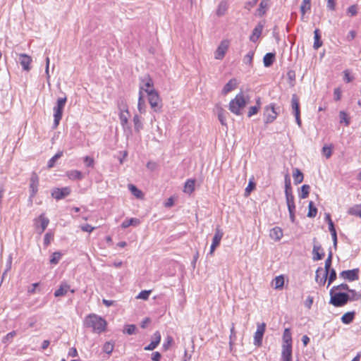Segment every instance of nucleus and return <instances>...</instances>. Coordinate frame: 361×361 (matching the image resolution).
Here are the masks:
<instances>
[{"label": "nucleus", "mask_w": 361, "mask_h": 361, "mask_svg": "<svg viewBox=\"0 0 361 361\" xmlns=\"http://www.w3.org/2000/svg\"><path fill=\"white\" fill-rule=\"evenodd\" d=\"M269 0H262L259 5V8L256 11L255 15L259 17L263 16L269 8Z\"/></svg>", "instance_id": "obj_19"}, {"label": "nucleus", "mask_w": 361, "mask_h": 361, "mask_svg": "<svg viewBox=\"0 0 361 361\" xmlns=\"http://www.w3.org/2000/svg\"><path fill=\"white\" fill-rule=\"evenodd\" d=\"M329 276L328 278V285L329 287L336 279V272L334 269H329Z\"/></svg>", "instance_id": "obj_54"}, {"label": "nucleus", "mask_w": 361, "mask_h": 361, "mask_svg": "<svg viewBox=\"0 0 361 361\" xmlns=\"http://www.w3.org/2000/svg\"><path fill=\"white\" fill-rule=\"evenodd\" d=\"M264 25L261 23H258L256 27L253 29L252 33L250 37L251 42H255L262 35Z\"/></svg>", "instance_id": "obj_21"}, {"label": "nucleus", "mask_w": 361, "mask_h": 361, "mask_svg": "<svg viewBox=\"0 0 361 361\" xmlns=\"http://www.w3.org/2000/svg\"><path fill=\"white\" fill-rule=\"evenodd\" d=\"M70 286L66 282H62L59 288L54 292L55 297L63 296L70 290Z\"/></svg>", "instance_id": "obj_23"}, {"label": "nucleus", "mask_w": 361, "mask_h": 361, "mask_svg": "<svg viewBox=\"0 0 361 361\" xmlns=\"http://www.w3.org/2000/svg\"><path fill=\"white\" fill-rule=\"evenodd\" d=\"M255 52L254 51L251 50L244 57L243 62L245 64H248L249 66H251L252 64V60L254 57Z\"/></svg>", "instance_id": "obj_48"}, {"label": "nucleus", "mask_w": 361, "mask_h": 361, "mask_svg": "<svg viewBox=\"0 0 361 361\" xmlns=\"http://www.w3.org/2000/svg\"><path fill=\"white\" fill-rule=\"evenodd\" d=\"M224 236V232L220 228V226H216L215 233L212 239V243L210 247V250L208 255H213L215 249L220 245L221 240Z\"/></svg>", "instance_id": "obj_8"}, {"label": "nucleus", "mask_w": 361, "mask_h": 361, "mask_svg": "<svg viewBox=\"0 0 361 361\" xmlns=\"http://www.w3.org/2000/svg\"><path fill=\"white\" fill-rule=\"evenodd\" d=\"M229 345L230 346H232L234 344L235 341L236 340V332L235 331V326L234 324L232 323L231 327V334L229 337Z\"/></svg>", "instance_id": "obj_51"}, {"label": "nucleus", "mask_w": 361, "mask_h": 361, "mask_svg": "<svg viewBox=\"0 0 361 361\" xmlns=\"http://www.w3.org/2000/svg\"><path fill=\"white\" fill-rule=\"evenodd\" d=\"M247 104L243 93L238 94L229 103V110L234 114L240 116L243 114V110Z\"/></svg>", "instance_id": "obj_3"}, {"label": "nucleus", "mask_w": 361, "mask_h": 361, "mask_svg": "<svg viewBox=\"0 0 361 361\" xmlns=\"http://www.w3.org/2000/svg\"><path fill=\"white\" fill-rule=\"evenodd\" d=\"M128 115L123 112H120L119 114V119L123 126H125L128 123Z\"/></svg>", "instance_id": "obj_59"}, {"label": "nucleus", "mask_w": 361, "mask_h": 361, "mask_svg": "<svg viewBox=\"0 0 361 361\" xmlns=\"http://www.w3.org/2000/svg\"><path fill=\"white\" fill-rule=\"evenodd\" d=\"M136 330V326L135 324H126L124 326V329L123 332L124 334H127L128 335H132L135 334V331Z\"/></svg>", "instance_id": "obj_49"}, {"label": "nucleus", "mask_w": 361, "mask_h": 361, "mask_svg": "<svg viewBox=\"0 0 361 361\" xmlns=\"http://www.w3.org/2000/svg\"><path fill=\"white\" fill-rule=\"evenodd\" d=\"M339 118L341 123H344L345 126H348L350 125V118L345 111H341L339 112Z\"/></svg>", "instance_id": "obj_37"}, {"label": "nucleus", "mask_w": 361, "mask_h": 361, "mask_svg": "<svg viewBox=\"0 0 361 361\" xmlns=\"http://www.w3.org/2000/svg\"><path fill=\"white\" fill-rule=\"evenodd\" d=\"M114 348V342L112 341H108L106 342L102 348V350L104 353L110 355Z\"/></svg>", "instance_id": "obj_43"}, {"label": "nucleus", "mask_w": 361, "mask_h": 361, "mask_svg": "<svg viewBox=\"0 0 361 361\" xmlns=\"http://www.w3.org/2000/svg\"><path fill=\"white\" fill-rule=\"evenodd\" d=\"M66 101V97L57 99L56 105L54 107V128H56L59 124Z\"/></svg>", "instance_id": "obj_5"}, {"label": "nucleus", "mask_w": 361, "mask_h": 361, "mask_svg": "<svg viewBox=\"0 0 361 361\" xmlns=\"http://www.w3.org/2000/svg\"><path fill=\"white\" fill-rule=\"evenodd\" d=\"M291 107L295 114H300L299 99L295 94L292 95L291 98Z\"/></svg>", "instance_id": "obj_30"}, {"label": "nucleus", "mask_w": 361, "mask_h": 361, "mask_svg": "<svg viewBox=\"0 0 361 361\" xmlns=\"http://www.w3.org/2000/svg\"><path fill=\"white\" fill-rule=\"evenodd\" d=\"M276 104L274 103L265 106L264 111V123L266 124L271 123L276 118L279 112H277Z\"/></svg>", "instance_id": "obj_6"}, {"label": "nucleus", "mask_w": 361, "mask_h": 361, "mask_svg": "<svg viewBox=\"0 0 361 361\" xmlns=\"http://www.w3.org/2000/svg\"><path fill=\"white\" fill-rule=\"evenodd\" d=\"M226 112H225L223 109H221L218 113V118L220 121L221 124L223 126H226Z\"/></svg>", "instance_id": "obj_56"}, {"label": "nucleus", "mask_w": 361, "mask_h": 361, "mask_svg": "<svg viewBox=\"0 0 361 361\" xmlns=\"http://www.w3.org/2000/svg\"><path fill=\"white\" fill-rule=\"evenodd\" d=\"M310 186L309 185H303L300 188V192H299V197L300 199H305L310 194Z\"/></svg>", "instance_id": "obj_35"}, {"label": "nucleus", "mask_w": 361, "mask_h": 361, "mask_svg": "<svg viewBox=\"0 0 361 361\" xmlns=\"http://www.w3.org/2000/svg\"><path fill=\"white\" fill-rule=\"evenodd\" d=\"M274 286L275 288H282L284 285V278L283 276H276L274 280Z\"/></svg>", "instance_id": "obj_47"}, {"label": "nucleus", "mask_w": 361, "mask_h": 361, "mask_svg": "<svg viewBox=\"0 0 361 361\" xmlns=\"http://www.w3.org/2000/svg\"><path fill=\"white\" fill-rule=\"evenodd\" d=\"M283 340L286 344H288L289 343H291V335H290V330L288 329H286L284 331Z\"/></svg>", "instance_id": "obj_64"}, {"label": "nucleus", "mask_w": 361, "mask_h": 361, "mask_svg": "<svg viewBox=\"0 0 361 361\" xmlns=\"http://www.w3.org/2000/svg\"><path fill=\"white\" fill-rule=\"evenodd\" d=\"M128 188L133 195H135L137 197H141L142 195V191L140 190L135 185L133 184H129Z\"/></svg>", "instance_id": "obj_50"}, {"label": "nucleus", "mask_w": 361, "mask_h": 361, "mask_svg": "<svg viewBox=\"0 0 361 361\" xmlns=\"http://www.w3.org/2000/svg\"><path fill=\"white\" fill-rule=\"evenodd\" d=\"M84 324L86 327L92 328L93 332L97 334L106 331V320L95 314H90L87 316L84 320Z\"/></svg>", "instance_id": "obj_1"}, {"label": "nucleus", "mask_w": 361, "mask_h": 361, "mask_svg": "<svg viewBox=\"0 0 361 361\" xmlns=\"http://www.w3.org/2000/svg\"><path fill=\"white\" fill-rule=\"evenodd\" d=\"M314 44H313V48L316 50H317L319 47H321L322 46V36H321V33H320V30L319 29H316L314 31Z\"/></svg>", "instance_id": "obj_25"}, {"label": "nucleus", "mask_w": 361, "mask_h": 361, "mask_svg": "<svg viewBox=\"0 0 361 361\" xmlns=\"http://www.w3.org/2000/svg\"><path fill=\"white\" fill-rule=\"evenodd\" d=\"M18 62L22 66L24 71H29L30 70L32 59L30 56L25 54H20L18 57Z\"/></svg>", "instance_id": "obj_15"}, {"label": "nucleus", "mask_w": 361, "mask_h": 361, "mask_svg": "<svg viewBox=\"0 0 361 361\" xmlns=\"http://www.w3.org/2000/svg\"><path fill=\"white\" fill-rule=\"evenodd\" d=\"M133 123H134V128L136 132H140L141 129L143 128V125L142 123V121L140 118V116L137 114H135L133 117Z\"/></svg>", "instance_id": "obj_41"}, {"label": "nucleus", "mask_w": 361, "mask_h": 361, "mask_svg": "<svg viewBox=\"0 0 361 361\" xmlns=\"http://www.w3.org/2000/svg\"><path fill=\"white\" fill-rule=\"evenodd\" d=\"M141 84L140 85V91L139 92H141V94H142V92H145L147 94V91L150 92H154L156 91L154 88V82L152 79L149 76L147 75L146 77L141 79Z\"/></svg>", "instance_id": "obj_11"}, {"label": "nucleus", "mask_w": 361, "mask_h": 361, "mask_svg": "<svg viewBox=\"0 0 361 361\" xmlns=\"http://www.w3.org/2000/svg\"><path fill=\"white\" fill-rule=\"evenodd\" d=\"M61 253L60 252H54L51 256V258H50V264H57L59 263V262L60 261L61 258Z\"/></svg>", "instance_id": "obj_46"}, {"label": "nucleus", "mask_w": 361, "mask_h": 361, "mask_svg": "<svg viewBox=\"0 0 361 361\" xmlns=\"http://www.w3.org/2000/svg\"><path fill=\"white\" fill-rule=\"evenodd\" d=\"M195 180L188 179L184 185V192L186 193H192L195 190Z\"/></svg>", "instance_id": "obj_33"}, {"label": "nucleus", "mask_w": 361, "mask_h": 361, "mask_svg": "<svg viewBox=\"0 0 361 361\" xmlns=\"http://www.w3.org/2000/svg\"><path fill=\"white\" fill-rule=\"evenodd\" d=\"M150 293L151 290H142L137 296V298L145 300H147L149 298Z\"/></svg>", "instance_id": "obj_60"}, {"label": "nucleus", "mask_w": 361, "mask_h": 361, "mask_svg": "<svg viewBox=\"0 0 361 361\" xmlns=\"http://www.w3.org/2000/svg\"><path fill=\"white\" fill-rule=\"evenodd\" d=\"M260 109L259 106H250L247 113V116L250 118L253 115L257 114Z\"/></svg>", "instance_id": "obj_63"}, {"label": "nucleus", "mask_w": 361, "mask_h": 361, "mask_svg": "<svg viewBox=\"0 0 361 361\" xmlns=\"http://www.w3.org/2000/svg\"><path fill=\"white\" fill-rule=\"evenodd\" d=\"M269 235L275 241H279L283 237V230L281 228L276 226L270 231Z\"/></svg>", "instance_id": "obj_22"}, {"label": "nucleus", "mask_w": 361, "mask_h": 361, "mask_svg": "<svg viewBox=\"0 0 361 361\" xmlns=\"http://www.w3.org/2000/svg\"><path fill=\"white\" fill-rule=\"evenodd\" d=\"M332 257L333 253L330 251L325 261L324 270L322 267H319L316 271L315 280L320 286H324L327 280L329 269H331Z\"/></svg>", "instance_id": "obj_2"}, {"label": "nucleus", "mask_w": 361, "mask_h": 361, "mask_svg": "<svg viewBox=\"0 0 361 361\" xmlns=\"http://www.w3.org/2000/svg\"><path fill=\"white\" fill-rule=\"evenodd\" d=\"M238 81L235 78L231 79L223 87L222 94H227L237 87Z\"/></svg>", "instance_id": "obj_20"}, {"label": "nucleus", "mask_w": 361, "mask_h": 361, "mask_svg": "<svg viewBox=\"0 0 361 361\" xmlns=\"http://www.w3.org/2000/svg\"><path fill=\"white\" fill-rule=\"evenodd\" d=\"M66 176L69 179L72 180H82L84 178L82 172L78 170L68 171L66 172Z\"/></svg>", "instance_id": "obj_24"}, {"label": "nucleus", "mask_w": 361, "mask_h": 361, "mask_svg": "<svg viewBox=\"0 0 361 361\" xmlns=\"http://www.w3.org/2000/svg\"><path fill=\"white\" fill-rule=\"evenodd\" d=\"M343 80L347 83L352 82L355 79V78L350 75V71L348 69L343 71Z\"/></svg>", "instance_id": "obj_57"}, {"label": "nucleus", "mask_w": 361, "mask_h": 361, "mask_svg": "<svg viewBox=\"0 0 361 361\" xmlns=\"http://www.w3.org/2000/svg\"><path fill=\"white\" fill-rule=\"evenodd\" d=\"M355 316V311H350V312H348L345 313L341 317V322L343 324H350L354 320Z\"/></svg>", "instance_id": "obj_27"}, {"label": "nucleus", "mask_w": 361, "mask_h": 361, "mask_svg": "<svg viewBox=\"0 0 361 361\" xmlns=\"http://www.w3.org/2000/svg\"><path fill=\"white\" fill-rule=\"evenodd\" d=\"M259 0H247L245 3L244 8L248 11H250L252 8H253Z\"/></svg>", "instance_id": "obj_62"}, {"label": "nucleus", "mask_w": 361, "mask_h": 361, "mask_svg": "<svg viewBox=\"0 0 361 361\" xmlns=\"http://www.w3.org/2000/svg\"><path fill=\"white\" fill-rule=\"evenodd\" d=\"M348 293L349 301H357L361 298V294L353 289H350Z\"/></svg>", "instance_id": "obj_40"}, {"label": "nucleus", "mask_w": 361, "mask_h": 361, "mask_svg": "<svg viewBox=\"0 0 361 361\" xmlns=\"http://www.w3.org/2000/svg\"><path fill=\"white\" fill-rule=\"evenodd\" d=\"M16 336V331H12L9 333H8L3 338H2V343H10L13 337Z\"/></svg>", "instance_id": "obj_52"}, {"label": "nucleus", "mask_w": 361, "mask_h": 361, "mask_svg": "<svg viewBox=\"0 0 361 361\" xmlns=\"http://www.w3.org/2000/svg\"><path fill=\"white\" fill-rule=\"evenodd\" d=\"M39 221H40V226H41V231L40 233H42L45 231V229L47 228L49 223V220L48 218L45 217L44 214H42L39 216Z\"/></svg>", "instance_id": "obj_38"}, {"label": "nucleus", "mask_w": 361, "mask_h": 361, "mask_svg": "<svg viewBox=\"0 0 361 361\" xmlns=\"http://www.w3.org/2000/svg\"><path fill=\"white\" fill-rule=\"evenodd\" d=\"M282 361H292V344H283L281 353Z\"/></svg>", "instance_id": "obj_16"}, {"label": "nucleus", "mask_w": 361, "mask_h": 361, "mask_svg": "<svg viewBox=\"0 0 361 361\" xmlns=\"http://www.w3.org/2000/svg\"><path fill=\"white\" fill-rule=\"evenodd\" d=\"M266 324L262 323L257 324V331L254 335V345L259 347L262 344V339L265 332Z\"/></svg>", "instance_id": "obj_10"}, {"label": "nucleus", "mask_w": 361, "mask_h": 361, "mask_svg": "<svg viewBox=\"0 0 361 361\" xmlns=\"http://www.w3.org/2000/svg\"><path fill=\"white\" fill-rule=\"evenodd\" d=\"M293 192L290 178L288 174L285 176V192Z\"/></svg>", "instance_id": "obj_55"}, {"label": "nucleus", "mask_w": 361, "mask_h": 361, "mask_svg": "<svg viewBox=\"0 0 361 361\" xmlns=\"http://www.w3.org/2000/svg\"><path fill=\"white\" fill-rule=\"evenodd\" d=\"M12 261H13L12 255H9V256H8V257L7 259V261H6L5 270H4V271L3 274H2L1 282L5 279L7 272L11 270V266H12Z\"/></svg>", "instance_id": "obj_42"}, {"label": "nucleus", "mask_w": 361, "mask_h": 361, "mask_svg": "<svg viewBox=\"0 0 361 361\" xmlns=\"http://www.w3.org/2000/svg\"><path fill=\"white\" fill-rule=\"evenodd\" d=\"M153 337H154V340L152 341V342L148 345H147L144 348L145 350H153L159 344V343L161 341V334H160L159 331H157L154 334Z\"/></svg>", "instance_id": "obj_17"}, {"label": "nucleus", "mask_w": 361, "mask_h": 361, "mask_svg": "<svg viewBox=\"0 0 361 361\" xmlns=\"http://www.w3.org/2000/svg\"><path fill=\"white\" fill-rule=\"evenodd\" d=\"M30 180V199H32L37 193L39 187V176L36 172L32 173Z\"/></svg>", "instance_id": "obj_12"}, {"label": "nucleus", "mask_w": 361, "mask_h": 361, "mask_svg": "<svg viewBox=\"0 0 361 361\" xmlns=\"http://www.w3.org/2000/svg\"><path fill=\"white\" fill-rule=\"evenodd\" d=\"M307 216L310 218L315 217L317 214V208L314 206L312 201L309 202Z\"/></svg>", "instance_id": "obj_39"}, {"label": "nucleus", "mask_w": 361, "mask_h": 361, "mask_svg": "<svg viewBox=\"0 0 361 361\" xmlns=\"http://www.w3.org/2000/svg\"><path fill=\"white\" fill-rule=\"evenodd\" d=\"M228 48V42L222 41L214 52V58L216 59H222Z\"/></svg>", "instance_id": "obj_14"}, {"label": "nucleus", "mask_w": 361, "mask_h": 361, "mask_svg": "<svg viewBox=\"0 0 361 361\" xmlns=\"http://www.w3.org/2000/svg\"><path fill=\"white\" fill-rule=\"evenodd\" d=\"M147 96L148 102L151 108L155 112L159 111L161 109L162 104L158 92L157 91L152 92V90L150 92L147 91Z\"/></svg>", "instance_id": "obj_7"}, {"label": "nucleus", "mask_w": 361, "mask_h": 361, "mask_svg": "<svg viewBox=\"0 0 361 361\" xmlns=\"http://www.w3.org/2000/svg\"><path fill=\"white\" fill-rule=\"evenodd\" d=\"M311 8V0H302L300 6V11L304 15L307 11Z\"/></svg>", "instance_id": "obj_44"}, {"label": "nucleus", "mask_w": 361, "mask_h": 361, "mask_svg": "<svg viewBox=\"0 0 361 361\" xmlns=\"http://www.w3.org/2000/svg\"><path fill=\"white\" fill-rule=\"evenodd\" d=\"M118 105L120 112H123L126 113V114H129L128 106L123 100L121 102H119Z\"/></svg>", "instance_id": "obj_61"}, {"label": "nucleus", "mask_w": 361, "mask_h": 361, "mask_svg": "<svg viewBox=\"0 0 361 361\" xmlns=\"http://www.w3.org/2000/svg\"><path fill=\"white\" fill-rule=\"evenodd\" d=\"M359 269H353L350 270H345L339 274L340 278L348 280L349 281H354L359 279Z\"/></svg>", "instance_id": "obj_13"}, {"label": "nucleus", "mask_w": 361, "mask_h": 361, "mask_svg": "<svg viewBox=\"0 0 361 361\" xmlns=\"http://www.w3.org/2000/svg\"><path fill=\"white\" fill-rule=\"evenodd\" d=\"M71 192V190L69 187L54 188L51 191V197L56 200H60L68 196Z\"/></svg>", "instance_id": "obj_9"}, {"label": "nucleus", "mask_w": 361, "mask_h": 361, "mask_svg": "<svg viewBox=\"0 0 361 361\" xmlns=\"http://www.w3.org/2000/svg\"><path fill=\"white\" fill-rule=\"evenodd\" d=\"M256 184L254 181L250 180L245 190V196L247 197L250 195V192L255 188Z\"/></svg>", "instance_id": "obj_53"}, {"label": "nucleus", "mask_w": 361, "mask_h": 361, "mask_svg": "<svg viewBox=\"0 0 361 361\" xmlns=\"http://www.w3.org/2000/svg\"><path fill=\"white\" fill-rule=\"evenodd\" d=\"M329 294V303L334 307H343L349 302L348 293H347L330 290Z\"/></svg>", "instance_id": "obj_4"}, {"label": "nucleus", "mask_w": 361, "mask_h": 361, "mask_svg": "<svg viewBox=\"0 0 361 361\" xmlns=\"http://www.w3.org/2000/svg\"><path fill=\"white\" fill-rule=\"evenodd\" d=\"M140 224V221L139 219H137V218L126 219L121 224V227L123 228H126L129 227L130 226H137Z\"/></svg>", "instance_id": "obj_26"}, {"label": "nucleus", "mask_w": 361, "mask_h": 361, "mask_svg": "<svg viewBox=\"0 0 361 361\" xmlns=\"http://www.w3.org/2000/svg\"><path fill=\"white\" fill-rule=\"evenodd\" d=\"M285 195L288 209L295 208L293 192H285Z\"/></svg>", "instance_id": "obj_32"}, {"label": "nucleus", "mask_w": 361, "mask_h": 361, "mask_svg": "<svg viewBox=\"0 0 361 361\" xmlns=\"http://www.w3.org/2000/svg\"><path fill=\"white\" fill-rule=\"evenodd\" d=\"M63 156V151H59L54 157H52L47 163L49 169L53 168L56 161Z\"/></svg>", "instance_id": "obj_36"}, {"label": "nucleus", "mask_w": 361, "mask_h": 361, "mask_svg": "<svg viewBox=\"0 0 361 361\" xmlns=\"http://www.w3.org/2000/svg\"><path fill=\"white\" fill-rule=\"evenodd\" d=\"M312 254L313 259L314 261L321 260L324 257L325 255L323 251V249L322 248V246L318 243L314 244Z\"/></svg>", "instance_id": "obj_18"}, {"label": "nucleus", "mask_w": 361, "mask_h": 361, "mask_svg": "<svg viewBox=\"0 0 361 361\" xmlns=\"http://www.w3.org/2000/svg\"><path fill=\"white\" fill-rule=\"evenodd\" d=\"M228 9V6L226 1H221L217 7L216 14L219 17L224 16Z\"/></svg>", "instance_id": "obj_31"}, {"label": "nucleus", "mask_w": 361, "mask_h": 361, "mask_svg": "<svg viewBox=\"0 0 361 361\" xmlns=\"http://www.w3.org/2000/svg\"><path fill=\"white\" fill-rule=\"evenodd\" d=\"M293 179H294V183L295 185H298V184L302 183V180H303V178H304L303 173L298 168H294L293 169Z\"/></svg>", "instance_id": "obj_29"}, {"label": "nucleus", "mask_w": 361, "mask_h": 361, "mask_svg": "<svg viewBox=\"0 0 361 361\" xmlns=\"http://www.w3.org/2000/svg\"><path fill=\"white\" fill-rule=\"evenodd\" d=\"M350 289V288H349V286L347 283H341L340 285L333 286L331 290H334L336 291L344 290H347L348 292Z\"/></svg>", "instance_id": "obj_58"}, {"label": "nucleus", "mask_w": 361, "mask_h": 361, "mask_svg": "<svg viewBox=\"0 0 361 361\" xmlns=\"http://www.w3.org/2000/svg\"><path fill=\"white\" fill-rule=\"evenodd\" d=\"M348 214L361 217V204H355L349 208Z\"/></svg>", "instance_id": "obj_34"}, {"label": "nucleus", "mask_w": 361, "mask_h": 361, "mask_svg": "<svg viewBox=\"0 0 361 361\" xmlns=\"http://www.w3.org/2000/svg\"><path fill=\"white\" fill-rule=\"evenodd\" d=\"M275 56L274 53H267L263 58L264 66L265 67H270L274 62Z\"/></svg>", "instance_id": "obj_28"}, {"label": "nucleus", "mask_w": 361, "mask_h": 361, "mask_svg": "<svg viewBox=\"0 0 361 361\" xmlns=\"http://www.w3.org/2000/svg\"><path fill=\"white\" fill-rule=\"evenodd\" d=\"M137 109L141 114L145 112V102L143 99V95L141 94V92H139Z\"/></svg>", "instance_id": "obj_45"}]
</instances>
